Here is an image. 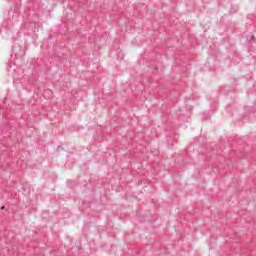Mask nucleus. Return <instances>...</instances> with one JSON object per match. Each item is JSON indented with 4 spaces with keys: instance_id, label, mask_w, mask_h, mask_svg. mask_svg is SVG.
<instances>
[{
    "instance_id": "nucleus-4",
    "label": "nucleus",
    "mask_w": 256,
    "mask_h": 256,
    "mask_svg": "<svg viewBox=\"0 0 256 256\" xmlns=\"http://www.w3.org/2000/svg\"><path fill=\"white\" fill-rule=\"evenodd\" d=\"M251 39H255V36H252V38Z\"/></svg>"
},
{
    "instance_id": "nucleus-2",
    "label": "nucleus",
    "mask_w": 256,
    "mask_h": 256,
    "mask_svg": "<svg viewBox=\"0 0 256 256\" xmlns=\"http://www.w3.org/2000/svg\"><path fill=\"white\" fill-rule=\"evenodd\" d=\"M0 33H1V35H2L3 37H5V30L1 29V30H0Z\"/></svg>"
},
{
    "instance_id": "nucleus-3",
    "label": "nucleus",
    "mask_w": 256,
    "mask_h": 256,
    "mask_svg": "<svg viewBox=\"0 0 256 256\" xmlns=\"http://www.w3.org/2000/svg\"><path fill=\"white\" fill-rule=\"evenodd\" d=\"M124 57H125V55L122 54V55H121V59H124Z\"/></svg>"
},
{
    "instance_id": "nucleus-1",
    "label": "nucleus",
    "mask_w": 256,
    "mask_h": 256,
    "mask_svg": "<svg viewBox=\"0 0 256 256\" xmlns=\"http://www.w3.org/2000/svg\"><path fill=\"white\" fill-rule=\"evenodd\" d=\"M14 2L17 5V7L14 9V11H17V9H19V4L21 3V0H14Z\"/></svg>"
},
{
    "instance_id": "nucleus-5",
    "label": "nucleus",
    "mask_w": 256,
    "mask_h": 256,
    "mask_svg": "<svg viewBox=\"0 0 256 256\" xmlns=\"http://www.w3.org/2000/svg\"><path fill=\"white\" fill-rule=\"evenodd\" d=\"M1 209H5V206H3Z\"/></svg>"
}]
</instances>
